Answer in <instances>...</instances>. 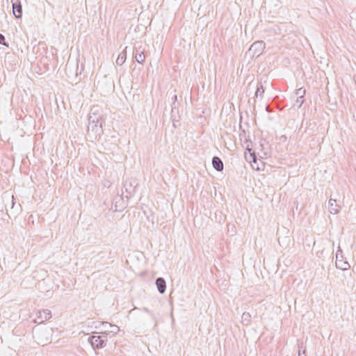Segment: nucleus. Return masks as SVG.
<instances>
[{
  "mask_svg": "<svg viewBox=\"0 0 356 356\" xmlns=\"http://www.w3.org/2000/svg\"><path fill=\"white\" fill-rule=\"evenodd\" d=\"M245 158L247 161H248L253 169L259 170L258 165H256V156L255 152L250 148H247L245 152Z\"/></svg>",
  "mask_w": 356,
  "mask_h": 356,
  "instance_id": "obj_1",
  "label": "nucleus"
},
{
  "mask_svg": "<svg viewBox=\"0 0 356 356\" xmlns=\"http://www.w3.org/2000/svg\"><path fill=\"white\" fill-rule=\"evenodd\" d=\"M90 343L95 348H99L102 347L104 340L101 338L100 336L93 335L90 339Z\"/></svg>",
  "mask_w": 356,
  "mask_h": 356,
  "instance_id": "obj_2",
  "label": "nucleus"
},
{
  "mask_svg": "<svg viewBox=\"0 0 356 356\" xmlns=\"http://www.w3.org/2000/svg\"><path fill=\"white\" fill-rule=\"evenodd\" d=\"M13 14L17 18H20L22 15V6L20 2L13 3Z\"/></svg>",
  "mask_w": 356,
  "mask_h": 356,
  "instance_id": "obj_3",
  "label": "nucleus"
},
{
  "mask_svg": "<svg viewBox=\"0 0 356 356\" xmlns=\"http://www.w3.org/2000/svg\"><path fill=\"white\" fill-rule=\"evenodd\" d=\"M212 164L213 168L218 171H221L223 169V163L221 161V160L217 156L213 159Z\"/></svg>",
  "mask_w": 356,
  "mask_h": 356,
  "instance_id": "obj_4",
  "label": "nucleus"
},
{
  "mask_svg": "<svg viewBox=\"0 0 356 356\" xmlns=\"http://www.w3.org/2000/svg\"><path fill=\"white\" fill-rule=\"evenodd\" d=\"M158 290L161 293H164L165 290V282L163 278H158L156 282Z\"/></svg>",
  "mask_w": 356,
  "mask_h": 356,
  "instance_id": "obj_5",
  "label": "nucleus"
},
{
  "mask_svg": "<svg viewBox=\"0 0 356 356\" xmlns=\"http://www.w3.org/2000/svg\"><path fill=\"white\" fill-rule=\"evenodd\" d=\"M136 60H138V62H139V63H142L145 60L144 56L143 54H138V56L136 55Z\"/></svg>",
  "mask_w": 356,
  "mask_h": 356,
  "instance_id": "obj_6",
  "label": "nucleus"
},
{
  "mask_svg": "<svg viewBox=\"0 0 356 356\" xmlns=\"http://www.w3.org/2000/svg\"><path fill=\"white\" fill-rule=\"evenodd\" d=\"M5 40V38L3 35L0 34V43H3Z\"/></svg>",
  "mask_w": 356,
  "mask_h": 356,
  "instance_id": "obj_7",
  "label": "nucleus"
}]
</instances>
